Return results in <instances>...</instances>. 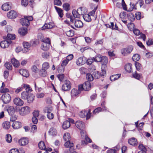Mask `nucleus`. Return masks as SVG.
I'll list each match as a JSON object with an SVG mask.
<instances>
[{"label": "nucleus", "instance_id": "obj_20", "mask_svg": "<svg viewBox=\"0 0 153 153\" xmlns=\"http://www.w3.org/2000/svg\"><path fill=\"white\" fill-rule=\"evenodd\" d=\"M133 31L134 33L136 36H138L140 34L141 38H146V37L145 35L144 34L140 33V31L138 29L135 28L133 30Z\"/></svg>", "mask_w": 153, "mask_h": 153}, {"label": "nucleus", "instance_id": "obj_54", "mask_svg": "<svg viewBox=\"0 0 153 153\" xmlns=\"http://www.w3.org/2000/svg\"><path fill=\"white\" fill-rule=\"evenodd\" d=\"M6 140L8 143H10L11 142L12 137L10 134H8L6 135Z\"/></svg>", "mask_w": 153, "mask_h": 153}, {"label": "nucleus", "instance_id": "obj_35", "mask_svg": "<svg viewBox=\"0 0 153 153\" xmlns=\"http://www.w3.org/2000/svg\"><path fill=\"white\" fill-rule=\"evenodd\" d=\"M7 111L10 115H12L14 113L15 110L13 107L10 106L8 108Z\"/></svg>", "mask_w": 153, "mask_h": 153}, {"label": "nucleus", "instance_id": "obj_16", "mask_svg": "<svg viewBox=\"0 0 153 153\" xmlns=\"http://www.w3.org/2000/svg\"><path fill=\"white\" fill-rule=\"evenodd\" d=\"M13 102L15 104L18 106L22 105L24 104L23 101L18 97L15 98L13 100Z\"/></svg>", "mask_w": 153, "mask_h": 153}, {"label": "nucleus", "instance_id": "obj_43", "mask_svg": "<svg viewBox=\"0 0 153 153\" xmlns=\"http://www.w3.org/2000/svg\"><path fill=\"white\" fill-rule=\"evenodd\" d=\"M50 54L48 52H44L42 53V56L43 58L47 59L50 57Z\"/></svg>", "mask_w": 153, "mask_h": 153}, {"label": "nucleus", "instance_id": "obj_48", "mask_svg": "<svg viewBox=\"0 0 153 153\" xmlns=\"http://www.w3.org/2000/svg\"><path fill=\"white\" fill-rule=\"evenodd\" d=\"M86 78L88 80L90 81H92L94 79L93 75L90 73L87 74H86Z\"/></svg>", "mask_w": 153, "mask_h": 153}, {"label": "nucleus", "instance_id": "obj_51", "mask_svg": "<svg viewBox=\"0 0 153 153\" xmlns=\"http://www.w3.org/2000/svg\"><path fill=\"white\" fill-rule=\"evenodd\" d=\"M63 7L65 10L68 11L70 10V6L68 3H65L63 4Z\"/></svg>", "mask_w": 153, "mask_h": 153}, {"label": "nucleus", "instance_id": "obj_59", "mask_svg": "<svg viewBox=\"0 0 153 153\" xmlns=\"http://www.w3.org/2000/svg\"><path fill=\"white\" fill-rule=\"evenodd\" d=\"M146 43L147 45H153V39H149L146 41Z\"/></svg>", "mask_w": 153, "mask_h": 153}, {"label": "nucleus", "instance_id": "obj_36", "mask_svg": "<svg viewBox=\"0 0 153 153\" xmlns=\"http://www.w3.org/2000/svg\"><path fill=\"white\" fill-rule=\"evenodd\" d=\"M72 13L74 18H79L80 17V16L78 13L77 10H76L75 9L73 10L72 12Z\"/></svg>", "mask_w": 153, "mask_h": 153}, {"label": "nucleus", "instance_id": "obj_10", "mask_svg": "<svg viewBox=\"0 0 153 153\" xmlns=\"http://www.w3.org/2000/svg\"><path fill=\"white\" fill-rule=\"evenodd\" d=\"M71 88V83L68 80L65 81V83L62 86V89L65 91H67L70 90Z\"/></svg>", "mask_w": 153, "mask_h": 153}, {"label": "nucleus", "instance_id": "obj_29", "mask_svg": "<svg viewBox=\"0 0 153 153\" xmlns=\"http://www.w3.org/2000/svg\"><path fill=\"white\" fill-rule=\"evenodd\" d=\"M128 143L130 145L132 146H135L137 143L136 139L134 137L129 139L128 140Z\"/></svg>", "mask_w": 153, "mask_h": 153}, {"label": "nucleus", "instance_id": "obj_17", "mask_svg": "<svg viewBox=\"0 0 153 153\" xmlns=\"http://www.w3.org/2000/svg\"><path fill=\"white\" fill-rule=\"evenodd\" d=\"M85 58L84 57H80L76 60V63L78 65H81L84 64L85 62Z\"/></svg>", "mask_w": 153, "mask_h": 153}, {"label": "nucleus", "instance_id": "obj_56", "mask_svg": "<svg viewBox=\"0 0 153 153\" xmlns=\"http://www.w3.org/2000/svg\"><path fill=\"white\" fill-rule=\"evenodd\" d=\"M128 19L130 21H133L134 19V15L132 13H130L128 16Z\"/></svg>", "mask_w": 153, "mask_h": 153}, {"label": "nucleus", "instance_id": "obj_30", "mask_svg": "<svg viewBox=\"0 0 153 153\" xmlns=\"http://www.w3.org/2000/svg\"><path fill=\"white\" fill-rule=\"evenodd\" d=\"M132 65L129 63L126 64L125 66V69L126 71L130 73L132 69Z\"/></svg>", "mask_w": 153, "mask_h": 153}, {"label": "nucleus", "instance_id": "obj_33", "mask_svg": "<svg viewBox=\"0 0 153 153\" xmlns=\"http://www.w3.org/2000/svg\"><path fill=\"white\" fill-rule=\"evenodd\" d=\"M39 75L42 77H45L47 75V72L46 70L42 69L39 71Z\"/></svg>", "mask_w": 153, "mask_h": 153}, {"label": "nucleus", "instance_id": "obj_55", "mask_svg": "<svg viewBox=\"0 0 153 153\" xmlns=\"http://www.w3.org/2000/svg\"><path fill=\"white\" fill-rule=\"evenodd\" d=\"M102 57L100 55H98L95 56V58H94V61L97 62H100L101 61Z\"/></svg>", "mask_w": 153, "mask_h": 153}, {"label": "nucleus", "instance_id": "obj_62", "mask_svg": "<svg viewBox=\"0 0 153 153\" xmlns=\"http://www.w3.org/2000/svg\"><path fill=\"white\" fill-rule=\"evenodd\" d=\"M47 117L49 119L51 120L53 118L54 116L53 114L51 112L48 113Z\"/></svg>", "mask_w": 153, "mask_h": 153}, {"label": "nucleus", "instance_id": "obj_52", "mask_svg": "<svg viewBox=\"0 0 153 153\" xmlns=\"http://www.w3.org/2000/svg\"><path fill=\"white\" fill-rule=\"evenodd\" d=\"M52 110V108L51 106H48L45 107L44 109V111L45 113H47L51 112Z\"/></svg>", "mask_w": 153, "mask_h": 153}, {"label": "nucleus", "instance_id": "obj_57", "mask_svg": "<svg viewBox=\"0 0 153 153\" xmlns=\"http://www.w3.org/2000/svg\"><path fill=\"white\" fill-rule=\"evenodd\" d=\"M68 62L69 61L67 59H64L62 61L61 66L62 67H65L67 65Z\"/></svg>", "mask_w": 153, "mask_h": 153}, {"label": "nucleus", "instance_id": "obj_38", "mask_svg": "<svg viewBox=\"0 0 153 153\" xmlns=\"http://www.w3.org/2000/svg\"><path fill=\"white\" fill-rule=\"evenodd\" d=\"M38 66L35 65H33L31 68V70L34 73H37L39 71V69L37 67Z\"/></svg>", "mask_w": 153, "mask_h": 153}, {"label": "nucleus", "instance_id": "obj_40", "mask_svg": "<svg viewBox=\"0 0 153 153\" xmlns=\"http://www.w3.org/2000/svg\"><path fill=\"white\" fill-rule=\"evenodd\" d=\"M132 76L134 78L139 80L142 76V75L137 73L136 71L134 72L132 74Z\"/></svg>", "mask_w": 153, "mask_h": 153}, {"label": "nucleus", "instance_id": "obj_24", "mask_svg": "<svg viewBox=\"0 0 153 153\" xmlns=\"http://www.w3.org/2000/svg\"><path fill=\"white\" fill-rule=\"evenodd\" d=\"M18 31L20 35L24 36L26 34L27 32V29L26 28H21L19 29Z\"/></svg>", "mask_w": 153, "mask_h": 153}, {"label": "nucleus", "instance_id": "obj_18", "mask_svg": "<svg viewBox=\"0 0 153 153\" xmlns=\"http://www.w3.org/2000/svg\"><path fill=\"white\" fill-rule=\"evenodd\" d=\"M16 15V13L13 10L10 11L7 14L8 17L10 19H13L15 18Z\"/></svg>", "mask_w": 153, "mask_h": 153}, {"label": "nucleus", "instance_id": "obj_11", "mask_svg": "<svg viewBox=\"0 0 153 153\" xmlns=\"http://www.w3.org/2000/svg\"><path fill=\"white\" fill-rule=\"evenodd\" d=\"M29 143V140L27 138L23 137L19 140V143L21 146H24L27 144Z\"/></svg>", "mask_w": 153, "mask_h": 153}, {"label": "nucleus", "instance_id": "obj_8", "mask_svg": "<svg viewBox=\"0 0 153 153\" xmlns=\"http://www.w3.org/2000/svg\"><path fill=\"white\" fill-rule=\"evenodd\" d=\"M1 100L4 103H7L10 101L11 97L9 94L6 93L3 94L1 96Z\"/></svg>", "mask_w": 153, "mask_h": 153}, {"label": "nucleus", "instance_id": "obj_41", "mask_svg": "<svg viewBox=\"0 0 153 153\" xmlns=\"http://www.w3.org/2000/svg\"><path fill=\"white\" fill-rule=\"evenodd\" d=\"M50 66L49 63L47 62H45L42 64V69L45 70H47L49 68Z\"/></svg>", "mask_w": 153, "mask_h": 153}, {"label": "nucleus", "instance_id": "obj_13", "mask_svg": "<svg viewBox=\"0 0 153 153\" xmlns=\"http://www.w3.org/2000/svg\"><path fill=\"white\" fill-rule=\"evenodd\" d=\"M11 8V4L9 2L4 3L2 6V9L5 11H7Z\"/></svg>", "mask_w": 153, "mask_h": 153}, {"label": "nucleus", "instance_id": "obj_31", "mask_svg": "<svg viewBox=\"0 0 153 153\" xmlns=\"http://www.w3.org/2000/svg\"><path fill=\"white\" fill-rule=\"evenodd\" d=\"M83 18L84 20L86 22H89L91 21V19L90 15L87 13L83 15Z\"/></svg>", "mask_w": 153, "mask_h": 153}, {"label": "nucleus", "instance_id": "obj_7", "mask_svg": "<svg viewBox=\"0 0 153 153\" xmlns=\"http://www.w3.org/2000/svg\"><path fill=\"white\" fill-rule=\"evenodd\" d=\"M30 108L28 106L22 107L19 110V113L21 115H25L30 113Z\"/></svg>", "mask_w": 153, "mask_h": 153}, {"label": "nucleus", "instance_id": "obj_45", "mask_svg": "<svg viewBox=\"0 0 153 153\" xmlns=\"http://www.w3.org/2000/svg\"><path fill=\"white\" fill-rule=\"evenodd\" d=\"M29 94L27 92L23 91L21 93V98L23 100H26Z\"/></svg>", "mask_w": 153, "mask_h": 153}, {"label": "nucleus", "instance_id": "obj_4", "mask_svg": "<svg viewBox=\"0 0 153 153\" xmlns=\"http://www.w3.org/2000/svg\"><path fill=\"white\" fill-rule=\"evenodd\" d=\"M133 49L132 46H129L126 48H123L121 50V54L124 56H126L129 54Z\"/></svg>", "mask_w": 153, "mask_h": 153}, {"label": "nucleus", "instance_id": "obj_37", "mask_svg": "<svg viewBox=\"0 0 153 153\" xmlns=\"http://www.w3.org/2000/svg\"><path fill=\"white\" fill-rule=\"evenodd\" d=\"M120 76V74H117L112 76L110 77L111 81H113L117 79Z\"/></svg>", "mask_w": 153, "mask_h": 153}, {"label": "nucleus", "instance_id": "obj_64", "mask_svg": "<svg viewBox=\"0 0 153 153\" xmlns=\"http://www.w3.org/2000/svg\"><path fill=\"white\" fill-rule=\"evenodd\" d=\"M19 151L16 148H13L11 149L9 152V153H18Z\"/></svg>", "mask_w": 153, "mask_h": 153}, {"label": "nucleus", "instance_id": "obj_3", "mask_svg": "<svg viewBox=\"0 0 153 153\" xmlns=\"http://www.w3.org/2000/svg\"><path fill=\"white\" fill-rule=\"evenodd\" d=\"M33 19L32 16H25L24 18L20 19V22L22 26H27L30 24V21Z\"/></svg>", "mask_w": 153, "mask_h": 153}, {"label": "nucleus", "instance_id": "obj_5", "mask_svg": "<svg viewBox=\"0 0 153 153\" xmlns=\"http://www.w3.org/2000/svg\"><path fill=\"white\" fill-rule=\"evenodd\" d=\"M5 39V40L2 41L0 43V46L2 48H7L12 43L11 39Z\"/></svg>", "mask_w": 153, "mask_h": 153}, {"label": "nucleus", "instance_id": "obj_34", "mask_svg": "<svg viewBox=\"0 0 153 153\" xmlns=\"http://www.w3.org/2000/svg\"><path fill=\"white\" fill-rule=\"evenodd\" d=\"M63 128L64 129H66L70 127V122L68 120L64 122L63 124Z\"/></svg>", "mask_w": 153, "mask_h": 153}, {"label": "nucleus", "instance_id": "obj_6", "mask_svg": "<svg viewBox=\"0 0 153 153\" xmlns=\"http://www.w3.org/2000/svg\"><path fill=\"white\" fill-rule=\"evenodd\" d=\"M79 115L82 118L86 116V119H88L91 117V110L89 109L88 111L85 110H82L79 112Z\"/></svg>", "mask_w": 153, "mask_h": 153}, {"label": "nucleus", "instance_id": "obj_28", "mask_svg": "<svg viewBox=\"0 0 153 153\" xmlns=\"http://www.w3.org/2000/svg\"><path fill=\"white\" fill-rule=\"evenodd\" d=\"M34 96L33 94H29L26 100H27L28 103H31L34 100Z\"/></svg>", "mask_w": 153, "mask_h": 153}, {"label": "nucleus", "instance_id": "obj_21", "mask_svg": "<svg viewBox=\"0 0 153 153\" xmlns=\"http://www.w3.org/2000/svg\"><path fill=\"white\" fill-rule=\"evenodd\" d=\"M19 72L21 75L26 77H28L29 75L28 71L25 69H20L19 70Z\"/></svg>", "mask_w": 153, "mask_h": 153}, {"label": "nucleus", "instance_id": "obj_22", "mask_svg": "<svg viewBox=\"0 0 153 153\" xmlns=\"http://www.w3.org/2000/svg\"><path fill=\"white\" fill-rule=\"evenodd\" d=\"M79 91L75 88L73 89L71 91V96L73 97H75L80 94Z\"/></svg>", "mask_w": 153, "mask_h": 153}, {"label": "nucleus", "instance_id": "obj_60", "mask_svg": "<svg viewBox=\"0 0 153 153\" xmlns=\"http://www.w3.org/2000/svg\"><path fill=\"white\" fill-rule=\"evenodd\" d=\"M54 3L55 5L61 6L62 5V2L60 0H54Z\"/></svg>", "mask_w": 153, "mask_h": 153}, {"label": "nucleus", "instance_id": "obj_46", "mask_svg": "<svg viewBox=\"0 0 153 153\" xmlns=\"http://www.w3.org/2000/svg\"><path fill=\"white\" fill-rule=\"evenodd\" d=\"M140 58V56L139 54H134L132 58L133 60L135 62L138 61Z\"/></svg>", "mask_w": 153, "mask_h": 153}, {"label": "nucleus", "instance_id": "obj_12", "mask_svg": "<svg viewBox=\"0 0 153 153\" xmlns=\"http://www.w3.org/2000/svg\"><path fill=\"white\" fill-rule=\"evenodd\" d=\"M76 127L80 130L83 129L85 126L84 123L80 121H77L75 123Z\"/></svg>", "mask_w": 153, "mask_h": 153}, {"label": "nucleus", "instance_id": "obj_42", "mask_svg": "<svg viewBox=\"0 0 153 153\" xmlns=\"http://www.w3.org/2000/svg\"><path fill=\"white\" fill-rule=\"evenodd\" d=\"M38 146L41 149L45 150L46 149L45 145L43 141H41L38 144Z\"/></svg>", "mask_w": 153, "mask_h": 153}, {"label": "nucleus", "instance_id": "obj_53", "mask_svg": "<svg viewBox=\"0 0 153 153\" xmlns=\"http://www.w3.org/2000/svg\"><path fill=\"white\" fill-rule=\"evenodd\" d=\"M134 24L132 23H130L128 24L127 27L128 29L131 31L133 30L134 29Z\"/></svg>", "mask_w": 153, "mask_h": 153}, {"label": "nucleus", "instance_id": "obj_44", "mask_svg": "<svg viewBox=\"0 0 153 153\" xmlns=\"http://www.w3.org/2000/svg\"><path fill=\"white\" fill-rule=\"evenodd\" d=\"M101 59H102L100 62L103 63L104 64L103 66L105 67L106 64L108 63V61L107 58L106 56H102Z\"/></svg>", "mask_w": 153, "mask_h": 153}, {"label": "nucleus", "instance_id": "obj_61", "mask_svg": "<svg viewBox=\"0 0 153 153\" xmlns=\"http://www.w3.org/2000/svg\"><path fill=\"white\" fill-rule=\"evenodd\" d=\"M66 33L68 37H71L74 35V33L73 31L71 30H69L67 31Z\"/></svg>", "mask_w": 153, "mask_h": 153}, {"label": "nucleus", "instance_id": "obj_63", "mask_svg": "<svg viewBox=\"0 0 153 153\" xmlns=\"http://www.w3.org/2000/svg\"><path fill=\"white\" fill-rule=\"evenodd\" d=\"M102 111V109L100 107H98L95 109L93 111V113L94 114H96L98 113L99 112L101 111Z\"/></svg>", "mask_w": 153, "mask_h": 153}, {"label": "nucleus", "instance_id": "obj_19", "mask_svg": "<svg viewBox=\"0 0 153 153\" xmlns=\"http://www.w3.org/2000/svg\"><path fill=\"white\" fill-rule=\"evenodd\" d=\"M77 10L80 16L81 15L83 16L85 13H87V10L84 7H80Z\"/></svg>", "mask_w": 153, "mask_h": 153}, {"label": "nucleus", "instance_id": "obj_15", "mask_svg": "<svg viewBox=\"0 0 153 153\" xmlns=\"http://www.w3.org/2000/svg\"><path fill=\"white\" fill-rule=\"evenodd\" d=\"M54 26V24L52 22L45 23L42 28V30L51 29Z\"/></svg>", "mask_w": 153, "mask_h": 153}, {"label": "nucleus", "instance_id": "obj_1", "mask_svg": "<svg viewBox=\"0 0 153 153\" xmlns=\"http://www.w3.org/2000/svg\"><path fill=\"white\" fill-rule=\"evenodd\" d=\"M71 139V136L69 133H66L63 135V139L66 141L64 144V146L66 148H71L74 146V144L72 143H71L70 140Z\"/></svg>", "mask_w": 153, "mask_h": 153}, {"label": "nucleus", "instance_id": "obj_49", "mask_svg": "<svg viewBox=\"0 0 153 153\" xmlns=\"http://www.w3.org/2000/svg\"><path fill=\"white\" fill-rule=\"evenodd\" d=\"M99 72L98 71H95L93 73V75L94 79H96L99 78L100 77V74H99Z\"/></svg>", "mask_w": 153, "mask_h": 153}, {"label": "nucleus", "instance_id": "obj_50", "mask_svg": "<svg viewBox=\"0 0 153 153\" xmlns=\"http://www.w3.org/2000/svg\"><path fill=\"white\" fill-rule=\"evenodd\" d=\"M16 38V36L15 34L8 33L7 36H4L3 38Z\"/></svg>", "mask_w": 153, "mask_h": 153}, {"label": "nucleus", "instance_id": "obj_25", "mask_svg": "<svg viewBox=\"0 0 153 153\" xmlns=\"http://www.w3.org/2000/svg\"><path fill=\"white\" fill-rule=\"evenodd\" d=\"M22 126L21 123L18 121H14L12 124V127L13 128L17 129L19 128Z\"/></svg>", "mask_w": 153, "mask_h": 153}, {"label": "nucleus", "instance_id": "obj_47", "mask_svg": "<svg viewBox=\"0 0 153 153\" xmlns=\"http://www.w3.org/2000/svg\"><path fill=\"white\" fill-rule=\"evenodd\" d=\"M5 86V85L4 82H2V85L1 87L0 91L1 93L7 92L9 91V90L7 88H4V87Z\"/></svg>", "mask_w": 153, "mask_h": 153}, {"label": "nucleus", "instance_id": "obj_39", "mask_svg": "<svg viewBox=\"0 0 153 153\" xmlns=\"http://www.w3.org/2000/svg\"><path fill=\"white\" fill-rule=\"evenodd\" d=\"M2 126L3 128L5 129H8L10 126V124L9 122L6 121L4 122L2 124Z\"/></svg>", "mask_w": 153, "mask_h": 153}, {"label": "nucleus", "instance_id": "obj_14", "mask_svg": "<svg viewBox=\"0 0 153 153\" xmlns=\"http://www.w3.org/2000/svg\"><path fill=\"white\" fill-rule=\"evenodd\" d=\"M23 46L24 47V49L23 50V52L24 53H26L29 51V48L31 45L28 42H24L23 43Z\"/></svg>", "mask_w": 153, "mask_h": 153}, {"label": "nucleus", "instance_id": "obj_58", "mask_svg": "<svg viewBox=\"0 0 153 153\" xmlns=\"http://www.w3.org/2000/svg\"><path fill=\"white\" fill-rule=\"evenodd\" d=\"M119 16L122 19H125L126 17V13L124 12H122L120 13Z\"/></svg>", "mask_w": 153, "mask_h": 153}, {"label": "nucleus", "instance_id": "obj_26", "mask_svg": "<svg viewBox=\"0 0 153 153\" xmlns=\"http://www.w3.org/2000/svg\"><path fill=\"white\" fill-rule=\"evenodd\" d=\"M11 62L12 64L15 67H18L19 65V62L14 58H12Z\"/></svg>", "mask_w": 153, "mask_h": 153}, {"label": "nucleus", "instance_id": "obj_23", "mask_svg": "<svg viewBox=\"0 0 153 153\" xmlns=\"http://www.w3.org/2000/svg\"><path fill=\"white\" fill-rule=\"evenodd\" d=\"M54 8L55 9L56 12L57 13L59 16L60 18H62L63 16V10L61 8L58 7L56 6H54Z\"/></svg>", "mask_w": 153, "mask_h": 153}, {"label": "nucleus", "instance_id": "obj_9", "mask_svg": "<svg viewBox=\"0 0 153 153\" xmlns=\"http://www.w3.org/2000/svg\"><path fill=\"white\" fill-rule=\"evenodd\" d=\"M70 20L71 22L73 23H74V25L75 27H76L81 28L83 26V23L80 20L76 19L74 21V19L71 17L70 18Z\"/></svg>", "mask_w": 153, "mask_h": 153}, {"label": "nucleus", "instance_id": "obj_32", "mask_svg": "<svg viewBox=\"0 0 153 153\" xmlns=\"http://www.w3.org/2000/svg\"><path fill=\"white\" fill-rule=\"evenodd\" d=\"M49 134L50 135L52 136H55L57 134V131L56 129L53 128H51L50 129L49 131Z\"/></svg>", "mask_w": 153, "mask_h": 153}, {"label": "nucleus", "instance_id": "obj_2", "mask_svg": "<svg viewBox=\"0 0 153 153\" xmlns=\"http://www.w3.org/2000/svg\"><path fill=\"white\" fill-rule=\"evenodd\" d=\"M42 43L41 46V48L43 51L48 50L51 44L49 39H42Z\"/></svg>", "mask_w": 153, "mask_h": 153}, {"label": "nucleus", "instance_id": "obj_27", "mask_svg": "<svg viewBox=\"0 0 153 153\" xmlns=\"http://www.w3.org/2000/svg\"><path fill=\"white\" fill-rule=\"evenodd\" d=\"M84 90L87 91L90 90L91 88V84L90 82L87 81L84 83Z\"/></svg>", "mask_w": 153, "mask_h": 153}]
</instances>
